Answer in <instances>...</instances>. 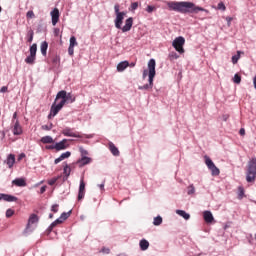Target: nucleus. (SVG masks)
I'll return each mask as SVG.
<instances>
[{"label": "nucleus", "instance_id": "obj_21", "mask_svg": "<svg viewBox=\"0 0 256 256\" xmlns=\"http://www.w3.org/2000/svg\"><path fill=\"white\" fill-rule=\"evenodd\" d=\"M47 49H49V43L47 41H44L40 45V51L44 57H47Z\"/></svg>", "mask_w": 256, "mask_h": 256}, {"label": "nucleus", "instance_id": "obj_23", "mask_svg": "<svg viewBox=\"0 0 256 256\" xmlns=\"http://www.w3.org/2000/svg\"><path fill=\"white\" fill-rule=\"evenodd\" d=\"M140 249L141 251H147L149 249V241L143 239L140 241Z\"/></svg>", "mask_w": 256, "mask_h": 256}, {"label": "nucleus", "instance_id": "obj_63", "mask_svg": "<svg viewBox=\"0 0 256 256\" xmlns=\"http://www.w3.org/2000/svg\"><path fill=\"white\" fill-rule=\"evenodd\" d=\"M49 219H53V214H49Z\"/></svg>", "mask_w": 256, "mask_h": 256}, {"label": "nucleus", "instance_id": "obj_17", "mask_svg": "<svg viewBox=\"0 0 256 256\" xmlns=\"http://www.w3.org/2000/svg\"><path fill=\"white\" fill-rule=\"evenodd\" d=\"M12 183L16 185V187H27V182L23 178H16Z\"/></svg>", "mask_w": 256, "mask_h": 256}, {"label": "nucleus", "instance_id": "obj_28", "mask_svg": "<svg viewBox=\"0 0 256 256\" xmlns=\"http://www.w3.org/2000/svg\"><path fill=\"white\" fill-rule=\"evenodd\" d=\"M239 59H241V51H237V55L232 56L233 65H237Z\"/></svg>", "mask_w": 256, "mask_h": 256}, {"label": "nucleus", "instance_id": "obj_61", "mask_svg": "<svg viewBox=\"0 0 256 256\" xmlns=\"http://www.w3.org/2000/svg\"><path fill=\"white\" fill-rule=\"evenodd\" d=\"M99 187L100 189H105V184H100Z\"/></svg>", "mask_w": 256, "mask_h": 256}, {"label": "nucleus", "instance_id": "obj_52", "mask_svg": "<svg viewBox=\"0 0 256 256\" xmlns=\"http://www.w3.org/2000/svg\"><path fill=\"white\" fill-rule=\"evenodd\" d=\"M8 87L7 86H3L1 89H0V93H7L8 91Z\"/></svg>", "mask_w": 256, "mask_h": 256}, {"label": "nucleus", "instance_id": "obj_50", "mask_svg": "<svg viewBox=\"0 0 256 256\" xmlns=\"http://www.w3.org/2000/svg\"><path fill=\"white\" fill-rule=\"evenodd\" d=\"M114 11H115V14H116V15H119V13H121V12H119V4H116V5L114 6Z\"/></svg>", "mask_w": 256, "mask_h": 256}, {"label": "nucleus", "instance_id": "obj_44", "mask_svg": "<svg viewBox=\"0 0 256 256\" xmlns=\"http://www.w3.org/2000/svg\"><path fill=\"white\" fill-rule=\"evenodd\" d=\"M70 215H71L70 213H65V212H63L60 217H61L64 221H66V219H69V216H70Z\"/></svg>", "mask_w": 256, "mask_h": 256}, {"label": "nucleus", "instance_id": "obj_18", "mask_svg": "<svg viewBox=\"0 0 256 256\" xmlns=\"http://www.w3.org/2000/svg\"><path fill=\"white\" fill-rule=\"evenodd\" d=\"M204 221L207 223H213L214 218H213V213L211 211H204L203 213Z\"/></svg>", "mask_w": 256, "mask_h": 256}, {"label": "nucleus", "instance_id": "obj_10", "mask_svg": "<svg viewBox=\"0 0 256 256\" xmlns=\"http://www.w3.org/2000/svg\"><path fill=\"white\" fill-rule=\"evenodd\" d=\"M13 124H14L12 129L13 135H23V127L19 123V120H16Z\"/></svg>", "mask_w": 256, "mask_h": 256}, {"label": "nucleus", "instance_id": "obj_46", "mask_svg": "<svg viewBox=\"0 0 256 256\" xmlns=\"http://www.w3.org/2000/svg\"><path fill=\"white\" fill-rule=\"evenodd\" d=\"M146 11L147 13H153L155 11V6H147Z\"/></svg>", "mask_w": 256, "mask_h": 256}, {"label": "nucleus", "instance_id": "obj_60", "mask_svg": "<svg viewBox=\"0 0 256 256\" xmlns=\"http://www.w3.org/2000/svg\"><path fill=\"white\" fill-rule=\"evenodd\" d=\"M47 149H55V145L48 146Z\"/></svg>", "mask_w": 256, "mask_h": 256}, {"label": "nucleus", "instance_id": "obj_39", "mask_svg": "<svg viewBox=\"0 0 256 256\" xmlns=\"http://www.w3.org/2000/svg\"><path fill=\"white\" fill-rule=\"evenodd\" d=\"M217 9H219L220 11H226L227 7L223 2H219L217 5Z\"/></svg>", "mask_w": 256, "mask_h": 256}, {"label": "nucleus", "instance_id": "obj_19", "mask_svg": "<svg viewBox=\"0 0 256 256\" xmlns=\"http://www.w3.org/2000/svg\"><path fill=\"white\" fill-rule=\"evenodd\" d=\"M129 67V61H122L117 65V71L122 73V71L126 70Z\"/></svg>", "mask_w": 256, "mask_h": 256}, {"label": "nucleus", "instance_id": "obj_29", "mask_svg": "<svg viewBox=\"0 0 256 256\" xmlns=\"http://www.w3.org/2000/svg\"><path fill=\"white\" fill-rule=\"evenodd\" d=\"M63 219L61 217H59L58 219H56L51 225H50V229H53L54 227H57V225H61V223H63Z\"/></svg>", "mask_w": 256, "mask_h": 256}, {"label": "nucleus", "instance_id": "obj_45", "mask_svg": "<svg viewBox=\"0 0 256 256\" xmlns=\"http://www.w3.org/2000/svg\"><path fill=\"white\" fill-rule=\"evenodd\" d=\"M51 211L53 213H57V211H59V204H54L51 208Z\"/></svg>", "mask_w": 256, "mask_h": 256}, {"label": "nucleus", "instance_id": "obj_30", "mask_svg": "<svg viewBox=\"0 0 256 256\" xmlns=\"http://www.w3.org/2000/svg\"><path fill=\"white\" fill-rule=\"evenodd\" d=\"M63 171L65 177H69V175H71V167H69L68 164L64 165Z\"/></svg>", "mask_w": 256, "mask_h": 256}, {"label": "nucleus", "instance_id": "obj_9", "mask_svg": "<svg viewBox=\"0 0 256 256\" xmlns=\"http://www.w3.org/2000/svg\"><path fill=\"white\" fill-rule=\"evenodd\" d=\"M50 15L52 18V25L55 27V25H57V23H59V17H60L59 8H54L50 12Z\"/></svg>", "mask_w": 256, "mask_h": 256}, {"label": "nucleus", "instance_id": "obj_2", "mask_svg": "<svg viewBox=\"0 0 256 256\" xmlns=\"http://www.w3.org/2000/svg\"><path fill=\"white\" fill-rule=\"evenodd\" d=\"M59 99H61L60 103L53 104L51 106L50 114L48 115V119H51V117H55V115H57V113H59V111L61 109H63V107H65V103H75V96H73V94H71V93H67V91H65V90L59 91L57 93L56 98H55V103H57V101H59Z\"/></svg>", "mask_w": 256, "mask_h": 256}, {"label": "nucleus", "instance_id": "obj_48", "mask_svg": "<svg viewBox=\"0 0 256 256\" xmlns=\"http://www.w3.org/2000/svg\"><path fill=\"white\" fill-rule=\"evenodd\" d=\"M68 53H69V55H73V53H75V47L69 46Z\"/></svg>", "mask_w": 256, "mask_h": 256}, {"label": "nucleus", "instance_id": "obj_47", "mask_svg": "<svg viewBox=\"0 0 256 256\" xmlns=\"http://www.w3.org/2000/svg\"><path fill=\"white\" fill-rule=\"evenodd\" d=\"M137 7H139V3L133 2V3L131 4V9H132L133 11H135V9H137Z\"/></svg>", "mask_w": 256, "mask_h": 256}, {"label": "nucleus", "instance_id": "obj_25", "mask_svg": "<svg viewBox=\"0 0 256 256\" xmlns=\"http://www.w3.org/2000/svg\"><path fill=\"white\" fill-rule=\"evenodd\" d=\"M78 163H80V165H89V163H91V158L84 156L78 160Z\"/></svg>", "mask_w": 256, "mask_h": 256}, {"label": "nucleus", "instance_id": "obj_1", "mask_svg": "<svg viewBox=\"0 0 256 256\" xmlns=\"http://www.w3.org/2000/svg\"><path fill=\"white\" fill-rule=\"evenodd\" d=\"M167 6L172 11H177L178 13H199V11H204V13H209V10L195 5L193 2H168Z\"/></svg>", "mask_w": 256, "mask_h": 256}, {"label": "nucleus", "instance_id": "obj_34", "mask_svg": "<svg viewBox=\"0 0 256 256\" xmlns=\"http://www.w3.org/2000/svg\"><path fill=\"white\" fill-rule=\"evenodd\" d=\"M243 197H245V189H243V187H239L238 188V199H243Z\"/></svg>", "mask_w": 256, "mask_h": 256}, {"label": "nucleus", "instance_id": "obj_12", "mask_svg": "<svg viewBox=\"0 0 256 256\" xmlns=\"http://www.w3.org/2000/svg\"><path fill=\"white\" fill-rule=\"evenodd\" d=\"M131 27H133V18L130 17L126 19L125 25L121 27L120 29L122 30L123 33H127V31H131Z\"/></svg>", "mask_w": 256, "mask_h": 256}, {"label": "nucleus", "instance_id": "obj_14", "mask_svg": "<svg viewBox=\"0 0 256 256\" xmlns=\"http://www.w3.org/2000/svg\"><path fill=\"white\" fill-rule=\"evenodd\" d=\"M108 147H109V151L112 153V155H114L115 157H119V155H120L119 148H117V146H115V144L113 142H109Z\"/></svg>", "mask_w": 256, "mask_h": 256}, {"label": "nucleus", "instance_id": "obj_13", "mask_svg": "<svg viewBox=\"0 0 256 256\" xmlns=\"http://www.w3.org/2000/svg\"><path fill=\"white\" fill-rule=\"evenodd\" d=\"M69 157H71V152L67 151L64 152L60 155L59 158H56L54 160L55 165H58V163H61V161H65V159H69Z\"/></svg>", "mask_w": 256, "mask_h": 256}, {"label": "nucleus", "instance_id": "obj_6", "mask_svg": "<svg viewBox=\"0 0 256 256\" xmlns=\"http://www.w3.org/2000/svg\"><path fill=\"white\" fill-rule=\"evenodd\" d=\"M204 159H205V163H206L208 169H210L212 175L214 177H217V175H219L221 173L219 168H217V166H215V163H213V160H211V158H209V156H204Z\"/></svg>", "mask_w": 256, "mask_h": 256}, {"label": "nucleus", "instance_id": "obj_51", "mask_svg": "<svg viewBox=\"0 0 256 256\" xmlns=\"http://www.w3.org/2000/svg\"><path fill=\"white\" fill-rule=\"evenodd\" d=\"M57 183V178H53L52 180H49L48 185H55Z\"/></svg>", "mask_w": 256, "mask_h": 256}, {"label": "nucleus", "instance_id": "obj_4", "mask_svg": "<svg viewBox=\"0 0 256 256\" xmlns=\"http://www.w3.org/2000/svg\"><path fill=\"white\" fill-rule=\"evenodd\" d=\"M183 45H185V38L183 36H179L177 37L173 42H172V46L174 47V49L180 53L181 55H183V53H185V49L183 48Z\"/></svg>", "mask_w": 256, "mask_h": 256}, {"label": "nucleus", "instance_id": "obj_20", "mask_svg": "<svg viewBox=\"0 0 256 256\" xmlns=\"http://www.w3.org/2000/svg\"><path fill=\"white\" fill-rule=\"evenodd\" d=\"M6 164L8 165L9 169L15 165V154H9L6 159Z\"/></svg>", "mask_w": 256, "mask_h": 256}, {"label": "nucleus", "instance_id": "obj_35", "mask_svg": "<svg viewBox=\"0 0 256 256\" xmlns=\"http://www.w3.org/2000/svg\"><path fill=\"white\" fill-rule=\"evenodd\" d=\"M78 43H77V38H75V36H71L70 38V47H77Z\"/></svg>", "mask_w": 256, "mask_h": 256}, {"label": "nucleus", "instance_id": "obj_55", "mask_svg": "<svg viewBox=\"0 0 256 256\" xmlns=\"http://www.w3.org/2000/svg\"><path fill=\"white\" fill-rule=\"evenodd\" d=\"M15 121H19V120L17 119V112H15V113L13 114L12 123H15Z\"/></svg>", "mask_w": 256, "mask_h": 256}, {"label": "nucleus", "instance_id": "obj_53", "mask_svg": "<svg viewBox=\"0 0 256 256\" xmlns=\"http://www.w3.org/2000/svg\"><path fill=\"white\" fill-rule=\"evenodd\" d=\"M47 191V186H42L40 188V194L43 195V193H45Z\"/></svg>", "mask_w": 256, "mask_h": 256}, {"label": "nucleus", "instance_id": "obj_22", "mask_svg": "<svg viewBox=\"0 0 256 256\" xmlns=\"http://www.w3.org/2000/svg\"><path fill=\"white\" fill-rule=\"evenodd\" d=\"M177 215H180V217H183L186 221H189L191 219V215L189 213L185 212V210H176Z\"/></svg>", "mask_w": 256, "mask_h": 256}, {"label": "nucleus", "instance_id": "obj_38", "mask_svg": "<svg viewBox=\"0 0 256 256\" xmlns=\"http://www.w3.org/2000/svg\"><path fill=\"white\" fill-rule=\"evenodd\" d=\"M26 17H27V19H35V12H33L32 10H29L26 13Z\"/></svg>", "mask_w": 256, "mask_h": 256}, {"label": "nucleus", "instance_id": "obj_36", "mask_svg": "<svg viewBox=\"0 0 256 256\" xmlns=\"http://www.w3.org/2000/svg\"><path fill=\"white\" fill-rule=\"evenodd\" d=\"M188 195H194L195 194V186H193V184H191L190 186H188Z\"/></svg>", "mask_w": 256, "mask_h": 256}, {"label": "nucleus", "instance_id": "obj_16", "mask_svg": "<svg viewBox=\"0 0 256 256\" xmlns=\"http://www.w3.org/2000/svg\"><path fill=\"white\" fill-rule=\"evenodd\" d=\"M38 221H39V217L36 214H31L28 219L26 229H29V227H31V225L37 223Z\"/></svg>", "mask_w": 256, "mask_h": 256}, {"label": "nucleus", "instance_id": "obj_7", "mask_svg": "<svg viewBox=\"0 0 256 256\" xmlns=\"http://www.w3.org/2000/svg\"><path fill=\"white\" fill-rule=\"evenodd\" d=\"M62 135L65 137H76L78 139H81V134L79 132H73V129L71 128H64L62 130Z\"/></svg>", "mask_w": 256, "mask_h": 256}, {"label": "nucleus", "instance_id": "obj_37", "mask_svg": "<svg viewBox=\"0 0 256 256\" xmlns=\"http://www.w3.org/2000/svg\"><path fill=\"white\" fill-rule=\"evenodd\" d=\"M233 82L239 85V83H241V76L239 74H235L233 78Z\"/></svg>", "mask_w": 256, "mask_h": 256}, {"label": "nucleus", "instance_id": "obj_3", "mask_svg": "<svg viewBox=\"0 0 256 256\" xmlns=\"http://www.w3.org/2000/svg\"><path fill=\"white\" fill-rule=\"evenodd\" d=\"M256 179V158L253 157L248 161L246 170L247 183H254Z\"/></svg>", "mask_w": 256, "mask_h": 256}, {"label": "nucleus", "instance_id": "obj_40", "mask_svg": "<svg viewBox=\"0 0 256 256\" xmlns=\"http://www.w3.org/2000/svg\"><path fill=\"white\" fill-rule=\"evenodd\" d=\"M13 215H15V211L13 209H8L6 211V217L7 218L13 217Z\"/></svg>", "mask_w": 256, "mask_h": 256}, {"label": "nucleus", "instance_id": "obj_32", "mask_svg": "<svg viewBox=\"0 0 256 256\" xmlns=\"http://www.w3.org/2000/svg\"><path fill=\"white\" fill-rule=\"evenodd\" d=\"M163 223V218L161 216H157L154 218L153 225L158 227V225H161Z\"/></svg>", "mask_w": 256, "mask_h": 256}, {"label": "nucleus", "instance_id": "obj_11", "mask_svg": "<svg viewBox=\"0 0 256 256\" xmlns=\"http://www.w3.org/2000/svg\"><path fill=\"white\" fill-rule=\"evenodd\" d=\"M85 198V181L83 178L80 180L79 192H78V201H81Z\"/></svg>", "mask_w": 256, "mask_h": 256}, {"label": "nucleus", "instance_id": "obj_31", "mask_svg": "<svg viewBox=\"0 0 256 256\" xmlns=\"http://www.w3.org/2000/svg\"><path fill=\"white\" fill-rule=\"evenodd\" d=\"M30 55L37 57V44H32L30 47Z\"/></svg>", "mask_w": 256, "mask_h": 256}, {"label": "nucleus", "instance_id": "obj_15", "mask_svg": "<svg viewBox=\"0 0 256 256\" xmlns=\"http://www.w3.org/2000/svg\"><path fill=\"white\" fill-rule=\"evenodd\" d=\"M54 147L56 151H63V149H67V139H63L62 141L56 143Z\"/></svg>", "mask_w": 256, "mask_h": 256}, {"label": "nucleus", "instance_id": "obj_27", "mask_svg": "<svg viewBox=\"0 0 256 256\" xmlns=\"http://www.w3.org/2000/svg\"><path fill=\"white\" fill-rule=\"evenodd\" d=\"M35 59H36V56L30 54V55L25 59V63H27L28 65H33V63H35Z\"/></svg>", "mask_w": 256, "mask_h": 256}, {"label": "nucleus", "instance_id": "obj_26", "mask_svg": "<svg viewBox=\"0 0 256 256\" xmlns=\"http://www.w3.org/2000/svg\"><path fill=\"white\" fill-rule=\"evenodd\" d=\"M41 143H44V145H47L48 143H53V137L44 136L41 138Z\"/></svg>", "mask_w": 256, "mask_h": 256}, {"label": "nucleus", "instance_id": "obj_62", "mask_svg": "<svg viewBox=\"0 0 256 256\" xmlns=\"http://www.w3.org/2000/svg\"><path fill=\"white\" fill-rule=\"evenodd\" d=\"M129 67H135V62L130 63Z\"/></svg>", "mask_w": 256, "mask_h": 256}, {"label": "nucleus", "instance_id": "obj_57", "mask_svg": "<svg viewBox=\"0 0 256 256\" xmlns=\"http://www.w3.org/2000/svg\"><path fill=\"white\" fill-rule=\"evenodd\" d=\"M239 133L243 137L245 135V128H241Z\"/></svg>", "mask_w": 256, "mask_h": 256}, {"label": "nucleus", "instance_id": "obj_59", "mask_svg": "<svg viewBox=\"0 0 256 256\" xmlns=\"http://www.w3.org/2000/svg\"><path fill=\"white\" fill-rule=\"evenodd\" d=\"M5 194H0V201H4Z\"/></svg>", "mask_w": 256, "mask_h": 256}, {"label": "nucleus", "instance_id": "obj_33", "mask_svg": "<svg viewBox=\"0 0 256 256\" xmlns=\"http://www.w3.org/2000/svg\"><path fill=\"white\" fill-rule=\"evenodd\" d=\"M35 35V32L33 30L28 31L27 33V41L28 43H33V36Z\"/></svg>", "mask_w": 256, "mask_h": 256}, {"label": "nucleus", "instance_id": "obj_8", "mask_svg": "<svg viewBox=\"0 0 256 256\" xmlns=\"http://www.w3.org/2000/svg\"><path fill=\"white\" fill-rule=\"evenodd\" d=\"M126 15H127V13H125V12H121L116 15V19H115L116 29H121V25H123V20L125 19Z\"/></svg>", "mask_w": 256, "mask_h": 256}, {"label": "nucleus", "instance_id": "obj_43", "mask_svg": "<svg viewBox=\"0 0 256 256\" xmlns=\"http://www.w3.org/2000/svg\"><path fill=\"white\" fill-rule=\"evenodd\" d=\"M140 90H147V89H153V86H150V84H146L144 86H139Z\"/></svg>", "mask_w": 256, "mask_h": 256}, {"label": "nucleus", "instance_id": "obj_64", "mask_svg": "<svg viewBox=\"0 0 256 256\" xmlns=\"http://www.w3.org/2000/svg\"><path fill=\"white\" fill-rule=\"evenodd\" d=\"M84 154L87 155V151H84Z\"/></svg>", "mask_w": 256, "mask_h": 256}, {"label": "nucleus", "instance_id": "obj_41", "mask_svg": "<svg viewBox=\"0 0 256 256\" xmlns=\"http://www.w3.org/2000/svg\"><path fill=\"white\" fill-rule=\"evenodd\" d=\"M43 131H51L53 129V124L50 125H42Z\"/></svg>", "mask_w": 256, "mask_h": 256}, {"label": "nucleus", "instance_id": "obj_24", "mask_svg": "<svg viewBox=\"0 0 256 256\" xmlns=\"http://www.w3.org/2000/svg\"><path fill=\"white\" fill-rule=\"evenodd\" d=\"M4 201H7L8 203H13L17 201V197L9 194H4Z\"/></svg>", "mask_w": 256, "mask_h": 256}, {"label": "nucleus", "instance_id": "obj_56", "mask_svg": "<svg viewBox=\"0 0 256 256\" xmlns=\"http://www.w3.org/2000/svg\"><path fill=\"white\" fill-rule=\"evenodd\" d=\"M110 251H111V250H110L109 248H103V249H102V253L109 254Z\"/></svg>", "mask_w": 256, "mask_h": 256}, {"label": "nucleus", "instance_id": "obj_42", "mask_svg": "<svg viewBox=\"0 0 256 256\" xmlns=\"http://www.w3.org/2000/svg\"><path fill=\"white\" fill-rule=\"evenodd\" d=\"M169 59L173 61V59H179V55H177L175 52H171L169 55Z\"/></svg>", "mask_w": 256, "mask_h": 256}, {"label": "nucleus", "instance_id": "obj_5", "mask_svg": "<svg viewBox=\"0 0 256 256\" xmlns=\"http://www.w3.org/2000/svg\"><path fill=\"white\" fill-rule=\"evenodd\" d=\"M155 59H150L149 62H148V70H149V73H148V81H149V85L153 87V79H155Z\"/></svg>", "mask_w": 256, "mask_h": 256}, {"label": "nucleus", "instance_id": "obj_49", "mask_svg": "<svg viewBox=\"0 0 256 256\" xmlns=\"http://www.w3.org/2000/svg\"><path fill=\"white\" fill-rule=\"evenodd\" d=\"M228 27H231V21H233V17H226Z\"/></svg>", "mask_w": 256, "mask_h": 256}, {"label": "nucleus", "instance_id": "obj_54", "mask_svg": "<svg viewBox=\"0 0 256 256\" xmlns=\"http://www.w3.org/2000/svg\"><path fill=\"white\" fill-rule=\"evenodd\" d=\"M23 159H25V153H21V154L18 156V161H22Z\"/></svg>", "mask_w": 256, "mask_h": 256}, {"label": "nucleus", "instance_id": "obj_58", "mask_svg": "<svg viewBox=\"0 0 256 256\" xmlns=\"http://www.w3.org/2000/svg\"><path fill=\"white\" fill-rule=\"evenodd\" d=\"M145 77H147V70L143 71V79H145Z\"/></svg>", "mask_w": 256, "mask_h": 256}]
</instances>
